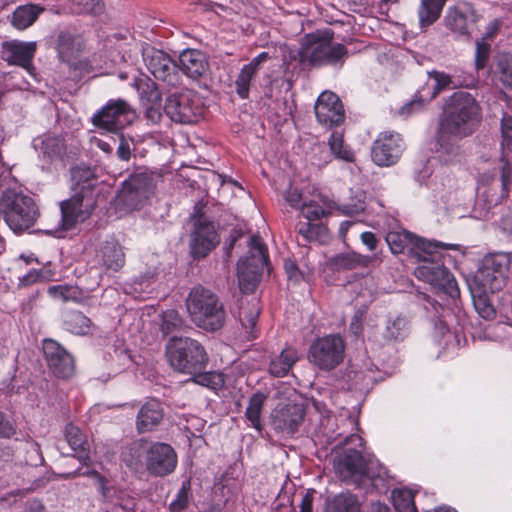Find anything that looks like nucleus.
I'll return each mask as SVG.
<instances>
[{"mask_svg":"<svg viewBox=\"0 0 512 512\" xmlns=\"http://www.w3.org/2000/svg\"><path fill=\"white\" fill-rule=\"evenodd\" d=\"M482 121V109L474 96L465 91L450 95L439 117L436 141L445 153H452L459 140L471 136Z\"/></svg>","mask_w":512,"mask_h":512,"instance_id":"obj_1","label":"nucleus"},{"mask_svg":"<svg viewBox=\"0 0 512 512\" xmlns=\"http://www.w3.org/2000/svg\"><path fill=\"white\" fill-rule=\"evenodd\" d=\"M332 39L333 32L331 30L307 34L302 39L298 52L299 62L313 67L342 68L348 57V50L345 45L335 43Z\"/></svg>","mask_w":512,"mask_h":512,"instance_id":"obj_2","label":"nucleus"},{"mask_svg":"<svg viewBox=\"0 0 512 512\" xmlns=\"http://www.w3.org/2000/svg\"><path fill=\"white\" fill-rule=\"evenodd\" d=\"M346 447L334 460L335 472L340 480L348 485L357 487L371 486L380 492L387 490L385 477L379 472H372V462L366 460L362 450Z\"/></svg>","mask_w":512,"mask_h":512,"instance_id":"obj_3","label":"nucleus"},{"mask_svg":"<svg viewBox=\"0 0 512 512\" xmlns=\"http://www.w3.org/2000/svg\"><path fill=\"white\" fill-rule=\"evenodd\" d=\"M186 307L192 322L205 331H218L226 323L224 304L217 294L201 285L190 290Z\"/></svg>","mask_w":512,"mask_h":512,"instance_id":"obj_4","label":"nucleus"},{"mask_svg":"<svg viewBox=\"0 0 512 512\" xmlns=\"http://www.w3.org/2000/svg\"><path fill=\"white\" fill-rule=\"evenodd\" d=\"M0 215L15 233L32 227L39 217L35 200L16 189H6L0 197Z\"/></svg>","mask_w":512,"mask_h":512,"instance_id":"obj_5","label":"nucleus"},{"mask_svg":"<svg viewBox=\"0 0 512 512\" xmlns=\"http://www.w3.org/2000/svg\"><path fill=\"white\" fill-rule=\"evenodd\" d=\"M166 356L175 371L190 375L204 371L209 360L201 343L182 336H173L169 339L166 345Z\"/></svg>","mask_w":512,"mask_h":512,"instance_id":"obj_6","label":"nucleus"},{"mask_svg":"<svg viewBox=\"0 0 512 512\" xmlns=\"http://www.w3.org/2000/svg\"><path fill=\"white\" fill-rule=\"evenodd\" d=\"M268 264V250L261 238L253 235L249 240L248 256L237 263L239 288L244 293H252L258 286L264 268Z\"/></svg>","mask_w":512,"mask_h":512,"instance_id":"obj_7","label":"nucleus"},{"mask_svg":"<svg viewBox=\"0 0 512 512\" xmlns=\"http://www.w3.org/2000/svg\"><path fill=\"white\" fill-rule=\"evenodd\" d=\"M346 342L338 334L317 337L309 346L307 358L309 363L321 371H331L338 367L345 358Z\"/></svg>","mask_w":512,"mask_h":512,"instance_id":"obj_8","label":"nucleus"},{"mask_svg":"<svg viewBox=\"0 0 512 512\" xmlns=\"http://www.w3.org/2000/svg\"><path fill=\"white\" fill-rule=\"evenodd\" d=\"M157 177L145 167L136 168L123 182L119 200L130 210L139 209L154 194Z\"/></svg>","mask_w":512,"mask_h":512,"instance_id":"obj_9","label":"nucleus"},{"mask_svg":"<svg viewBox=\"0 0 512 512\" xmlns=\"http://www.w3.org/2000/svg\"><path fill=\"white\" fill-rule=\"evenodd\" d=\"M164 112L176 123L194 124L202 118L204 107L200 96L186 89L172 93L166 98Z\"/></svg>","mask_w":512,"mask_h":512,"instance_id":"obj_10","label":"nucleus"},{"mask_svg":"<svg viewBox=\"0 0 512 512\" xmlns=\"http://www.w3.org/2000/svg\"><path fill=\"white\" fill-rule=\"evenodd\" d=\"M135 111L124 99H111L92 117V124L109 132H117L133 122Z\"/></svg>","mask_w":512,"mask_h":512,"instance_id":"obj_11","label":"nucleus"},{"mask_svg":"<svg viewBox=\"0 0 512 512\" xmlns=\"http://www.w3.org/2000/svg\"><path fill=\"white\" fill-rule=\"evenodd\" d=\"M386 242L393 254L415 253L419 259L427 261L426 255H432L438 248H447L448 245L439 242H430L419 238L407 230L390 231L386 235Z\"/></svg>","mask_w":512,"mask_h":512,"instance_id":"obj_12","label":"nucleus"},{"mask_svg":"<svg viewBox=\"0 0 512 512\" xmlns=\"http://www.w3.org/2000/svg\"><path fill=\"white\" fill-rule=\"evenodd\" d=\"M94 202V198H84L82 195L73 193L69 199L60 203L61 224L59 228L46 232L60 237V232L72 229L78 221H84L90 216Z\"/></svg>","mask_w":512,"mask_h":512,"instance_id":"obj_13","label":"nucleus"},{"mask_svg":"<svg viewBox=\"0 0 512 512\" xmlns=\"http://www.w3.org/2000/svg\"><path fill=\"white\" fill-rule=\"evenodd\" d=\"M42 350L47 366L55 377L69 379L74 375L75 359L59 342L50 338L44 339Z\"/></svg>","mask_w":512,"mask_h":512,"instance_id":"obj_14","label":"nucleus"},{"mask_svg":"<svg viewBox=\"0 0 512 512\" xmlns=\"http://www.w3.org/2000/svg\"><path fill=\"white\" fill-rule=\"evenodd\" d=\"M143 61L149 72L158 80L174 85L178 80V65L162 50L153 46L142 47Z\"/></svg>","mask_w":512,"mask_h":512,"instance_id":"obj_15","label":"nucleus"},{"mask_svg":"<svg viewBox=\"0 0 512 512\" xmlns=\"http://www.w3.org/2000/svg\"><path fill=\"white\" fill-rule=\"evenodd\" d=\"M405 149V143L399 133L383 132L373 142L371 157L381 167L396 164Z\"/></svg>","mask_w":512,"mask_h":512,"instance_id":"obj_16","label":"nucleus"},{"mask_svg":"<svg viewBox=\"0 0 512 512\" xmlns=\"http://www.w3.org/2000/svg\"><path fill=\"white\" fill-rule=\"evenodd\" d=\"M428 264L417 269V274L426 282L438 287L451 298H457L460 295L458 284L453 274L444 265L434 263V253L426 255Z\"/></svg>","mask_w":512,"mask_h":512,"instance_id":"obj_17","label":"nucleus"},{"mask_svg":"<svg viewBox=\"0 0 512 512\" xmlns=\"http://www.w3.org/2000/svg\"><path fill=\"white\" fill-rule=\"evenodd\" d=\"M145 469L153 476L164 477L177 466V454L171 445L155 442L149 444Z\"/></svg>","mask_w":512,"mask_h":512,"instance_id":"obj_18","label":"nucleus"},{"mask_svg":"<svg viewBox=\"0 0 512 512\" xmlns=\"http://www.w3.org/2000/svg\"><path fill=\"white\" fill-rule=\"evenodd\" d=\"M304 416L303 404L279 403L271 413V425L278 433L292 435L298 431Z\"/></svg>","mask_w":512,"mask_h":512,"instance_id":"obj_19","label":"nucleus"},{"mask_svg":"<svg viewBox=\"0 0 512 512\" xmlns=\"http://www.w3.org/2000/svg\"><path fill=\"white\" fill-rule=\"evenodd\" d=\"M411 321L403 314L388 315L384 322V327L379 335L372 333L368 336V340L383 347L388 344H395L404 341L410 334Z\"/></svg>","mask_w":512,"mask_h":512,"instance_id":"obj_20","label":"nucleus"},{"mask_svg":"<svg viewBox=\"0 0 512 512\" xmlns=\"http://www.w3.org/2000/svg\"><path fill=\"white\" fill-rule=\"evenodd\" d=\"M314 110L318 122L328 128L340 126L345 120V110L340 98L330 91L319 95Z\"/></svg>","mask_w":512,"mask_h":512,"instance_id":"obj_21","label":"nucleus"},{"mask_svg":"<svg viewBox=\"0 0 512 512\" xmlns=\"http://www.w3.org/2000/svg\"><path fill=\"white\" fill-rule=\"evenodd\" d=\"M220 242L212 222L200 217L195 222V228L191 233L190 251L195 259L206 257Z\"/></svg>","mask_w":512,"mask_h":512,"instance_id":"obj_22","label":"nucleus"},{"mask_svg":"<svg viewBox=\"0 0 512 512\" xmlns=\"http://www.w3.org/2000/svg\"><path fill=\"white\" fill-rule=\"evenodd\" d=\"M35 51V42L6 41L2 45L1 57L8 64L21 66L30 71L33 68L32 59Z\"/></svg>","mask_w":512,"mask_h":512,"instance_id":"obj_23","label":"nucleus"},{"mask_svg":"<svg viewBox=\"0 0 512 512\" xmlns=\"http://www.w3.org/2000/svg\"><path fill=\"white\" fill-rule=\"evenodd\" d=\"M423 298L426 301L424 309L434 327L433 337L439 345L446 346L454 338L446 323L445 312L447 311L440 303L431 299L429 296L424 295Z\"/></svg>","mask_w":512,"mask_h":512,"instance_id":"obj_24","label":"nucleus"},{"mask_svg":"<svg viewBox=\"0 0 512 512\" xmlns=\"http://www.w3.org/2000/svg\"><path fill=\"white\" fill-rule=\"evenodd\" d=\"M164 416L161 403L156 399H150L139 409L136 417V429L138 433L152 431L158 426Z\"/></svg>","mask_w":512,"mask_h":512,"instance_id":"obj_25","label":"nucleus"},{"mask_svg":"<svg viewBox=\"0 0 512 512\" xmlns=\"http://www.w3.org/2000/svg\"><path fill=\"white\" fill-rule=\"evenodd\" d=\"M149 443L144 440L133 441L123 447L122 462L133 472H141L146 467Z\"/></svg>","mask_w":512,"mask_h":512,"instance_id":"obj_26","label":"nucleus"},{"mask_svg":"<svg viewBox=\"0 0 512 512\" xmlns=\"http://www.w3.org/2000/svg\"><path fill=\"white\" fill-rule=\"evenodd\" d=\"M338 419L333 415L323 417L320 421V433L326 437L327 442H337L336 446H348L353 444L356 446H363V439L356 434H349L344 436L342 432L337 431Z\"/></svg>","mask_w":512,"mask_h":512,"instance_id":"obj_27","label":"nucleus"},{"mask_svg":"<svg viewBox=\"0 0 512 512\" xmlns=\"http://www.w3.org/2000/svg\"><path fill=\"white\" fill-rule=\"evenodd\" d=\"M97 183L94 171L90 167L76 166L71 169V189L74 194L94 198L93 192Z\"/></svg>","mask_w":512,"mask_h":512,"instance_id":"obj_28","label":"nucleus"},{"mask_svg":"<svg viewBox=\"0 0 512 512\" xmlns=\"http://www.w3.org/2000/svg\"><path fill=\"white\" fill-rule=\"evenodd\" d=\"M182 71L192 79L202 77L208 70L205 55L196 49L184 50L179 56Z\"/></svg>","mask_w":512,"mask_h":512,"instance_id":"obj_29","label":"nucleus"},{"mask_svg":"<svg viewBox=\"0 0 512 512\" xmlns=\"http://www.w3.org/2000/svg\"><path fill=\"white\" fill-rule=\"evenodd\" d=\"M82 42L67 30L60 31L56 39V50L61 61L72 64L82 51Z\"/></svg>","mask_w":512,"mask_h":512,"instance_id":"obj_30","label":"nucleus"},{"mask_svg":"<svg viewBox=\"0 0 512 512\" xmlns=\"http://www.w3.org/2000/svg\"><path fill=\"white\" fill-rule=\"evenodd\" d=\"M101 260L107 270L118 271L125 264V253L115 239L104 242L100 250Z\"/></svg>","mask_w":512,"mask_h":512,"instance_id":"obj_31","label":"nucleus"},{"mask_svg":"<svg viewBox=\"0 0 512 512\" xmlns=\"http://www.w3.org/2000/svg\"><path fill=\"white\" fill-rule=\"evenodd\" d=\"M474 19L469 20L465 11L459 7L448 8L444 17L445 26L460 36L469 38L470 26L473 24Z\"/></svg>","mask_w":512,"mask_h":512,"instance_id":"obj_32","label":"nucleus"},{"mask_svg":"<svg viewBox=\"0 0 512 512\" xmlns=\"http://www.w3.org/2000/svg\"><path fill=\"white\" fill-rule=\"evenodd\" d=\"M45 10L37 4H26L17 7L11 15V24L18 30L30 27Z\"/></svg>","mask_w":512,"mask_h":512,"instance_id":"obj_33","label":"nucleus"},{"mask_svg":"<svg viewBox=\"0 0 512 512\" xmlns=\"http://www.w3.org/2000/svg\"><path fill=\"white\" fill-rule=\"evenodd\" d=\"M298 352L292 347L285 348L269 363V372L274 377H284L298 361Z\"/></svg>","mask_w":512,"mask_h":512,"instance_id":"obj_34","label":"nucleus"},{"mask_svg":"<svg viewBox=\"0 0 512 512\" xmlns=\"http://www.w3.org/2000/svg\"><path fill=\"white\" fill-rule=\"evenodd\" d=\"M507 276L497 274L488 268H480L474 276V283L482 293H495L503 287Z\"/></svg>","mask_w":512,"mask_h":512,"instance_id":"obj_35","label":"nucleus"},{"mask_svg":"<svg viewBox=\"0 0 512 512\" xmlns=\"http://www.w3.org/2000/svg\"><path fill=\"white\" fill-rule=\"evenodd\" d=\"M324 512H360V502L354 494L342 492L327 499Z\"/></svg>","mask_w":512,"mask_h":512,"instance_id":"obj_36","label":"nucleus"},{"mask_svg":"<svg viewBox=\"0 0 512 512\" xmlns=\"http://www.w3.org/2000/svg\"><path fill=\"white\" fill-rule=\"evenodd\" d=\"M371 261L372 257L352 251L335 255L331 259V264L336 270H352L367 267Z\"/></svg>","mask_w":512,"mask_h":512,"instance_id":"obj_37","label":"nucleus"},{"mask_svg":"<svg viewBox=\"0 0 512 512\" xmlns=\"http://www.w3.org/2000/svg\"><path fill=\"white\" fill-rule=\"evenodd\" d=\"M63 325L67 331L73 334L86 335L91 331L93 323L82 312L72 310L64 314Z\"/></svg>","mask_w":512,"mask_h":512,"instance_id":"obj_38","label":"nucleus"},{"mask_svg":"<svg viewBox=\"0 0 512 512\" xmlns=\"http://www.w3.org/2000/svg\"><path fill=\"white\" fill-rule=\"evenodd\" d=\"M447 0H422L418 9L419 24L426 28L435 23Z\"/></svg>","mask_w":512,"mask_h":512,"instance_id":"obj_39","label":"nucleus"},{"mask_svg":"<svg viewBox=\"0 0 512 512\" xmlns=\"http://www.w3.org/2000/svg\"><path fill=\"white\" fill-rule=\"evenodd\" d=\"M494 74L506 88L512 87V54L498 53L494 59Z\"/></svg>","mask_w":512,"mask_h":512,"instance_id":"obj_40","label":"nucleus"},{"mask_svg":"<svg viewBox=\"0 0 512 512\" xmlns=\"http://www.w3.org/2000/svg\"><path fill=\"white\" fill-rule=\"evenodd\" d=\"M134 86L136 87L140 100L143 105L145 104H159L161 102V92L156 83L148 77L139 78L135 80Z\"/></svg>","mask_w":512,"mask_h":512,"instance_id":"obj_41","label":"nucleus"},{"mask_svg":"<svg viewBox=\"0 0 512 512\" xmlns=\"http://www.w3.org/2000/svg\"><path fill=\"white\" fill-rule=\"evenodd\" d=\"M267 396L262 392L254 393L248 402L245 411L247 420L251 423L252 427L258 431L262 430L261 411L263 409Z\"/></svg>","mask_w":512,"mask_h":512,"instance_id":"obj_42","label":"nucleus"},{"mask_svg":"<svg viewBox=\"0 0 512 512\" xmlns=\"http://www.w3.org/2000/svg\"><path fill=\"white\" fill-rule=\"evenodd\" d=\"M328 145L331 155L336 159L345 162H354V152L345 144L341 133L333 132L328 139Z\"/></svg>","mask_w":512,"mask_h":512,"instance_id":"obj_43","label":"nucleus"},{"mask_svg":"<svg viewBox=\"0 0 512 512\" xmlns=\"http://www.w3.org/2000/svg\"><path fill=\"white\" fill-rule=\"evenodd\" d=\"M48 294L62 302L79 303L83 299V292L77 286L72 285H54L48 288Z\"/></svg>","mask_w":512,"mask_h":512,"instance_id":"obj_44","label":"nucleus"},{"mask_svg":"<svg viewBox=\"0 0 512 512\" xmlns=\"http://www.w3.org/2000/svg\"><path fill=\"white\" fill-rule=\"evenodd\" d=\"M40 150L44 155L50 158L60 157L65 151L64 140L57 135H44L40 139Z\"/></svg>","mask_w":512,"mask_h":512,"instance_id":"obj_45","label":"nucleus"},{"mask_svg":"<svg viewBox=\"0 0 512 512\" xmlns=\"http://www.w3.org/2000/svg\"><path fill=\"white\" fill-rule=\"evenodd\" d=\"M487 295L488 293H482L481 290H472L473 304L477 313L485 320H492L496 311Z\"/></svg>","mask_w":512,"mask_h":512,"instance_id":"obj_46","label":"nucleus"},{"mask_svg":"<svg viewBox=\"0 0 512 512\" xmlns=\"http://www.w3.org/2000/svg\"><path fill=\"white\" fill-rule=\"evenodd\" d=\"M65 438L67 443L74 451H80L85 453L87 451V439L82 431L73 424H68L65 427Z\"/></svg>","mask_w":512,"mask_h":512,"instance_id":"obj_47","label":"nucleus"},{"mask_svg":"<svg viewBox=\"0 0 512 512\" xmlns=\"http://www.w3.org/2000/svg\"><path fill=\"white\" fill-rule=\"evenodd\" d=\"M184 326V321L176 310L164 311L161 315V331L164 335H169L180 331Z\"/></svg>","mask_w":512,"mask_h":512,"instance_id":"obj_48","label":"nucleus"},{"mask_svg":"<svg viewBox=\"0 0 512 512\" xmlns=\"http://www.w3.org/2000/svg\"><path fill=\"white\" fill-rule=\"evenodd\" d=\"M510 267V259L507 254L499 253L486 257L481 268H488L497 274L507 276Z\"/></svg>","mask_w":512,"mask_h":512,"instance_id":"obj_49","label":"nucleus"},{"mask_svg":"<svg viewBox=\"0 0 512 512\" xmlns=\"http://www.w3.org/2000/svg\"><path fill=\"white\" fill-rule=\"evenodd\" d=\"M297 231L306 241L318 240L320 238L326 237L328 234V229L326 226L323 224H313L311 221L300 222L297 225Z\"/></svg>","mask_w":512,"mask_h":512,"instance_id":"obj_50","label":"nucleus"},{"mask_svg":"<svg viewBox=\"0 0 512 512\" xmlns=\"http://www.w3.org/2000/svg\"><path fill=\"white\" fill-rule=\"evenodd\" d=\"M393 504L397 512H417L414 495L410 490L394 491Z\"/></svg>","mask_w":512,"mask_h":512,"instance_id":"obj_51","label":"nucleus"},{"mask_svg":"<svg viewBox=\"0 0 512 512\" xmlns=\"http://www.w3.org/2000/svg\"><path fill=\"white\" fill-rule=\"evenodd\" d=\"M428 75L435 82L429 100L434 99L444 89L456 87L452 77L445 72L432 70L428 72Z\"/></svg>","mask_w":512,"mask_h":512,"instance_id":"obj_52","label":"nucleus"},{"mask_svg":"<svg viewBox=\"0 0 512 512\" xmlns=\"http://www.w3.org/2000/svg\"><path fill=\"white\" fill-rule=\"evenodd\" d=\"M69 8L74 14H97L101 11L100 0H68Z\"/></svg>","mask_w":512,"mask_h":512,"instance_id":"obj_53","label":"nucleus"},{"mask_svg":"<svg viewBox=\"0 0 512 512\" xmlns=\"http://www.w3.org/2000/svg\"><path fill=\"white\" fill-rule=\"evenodd\" d=\"M190 490V480H184L176 495V498L169 505L171 512H181L188 507Z\"/></svg>","mask_w":512,"mask_h":512,"instance_id":"obj_54","label":"nucleus"},{"mask_svg":"<svg viewBox=\"0 0 512 512\" xmlns=\"http://www.w3.org/2000/svg\"><path fill=\"white\" fill-rule=\"evenodd\" d=\"M255 74L256 73L252 71L251 68H248L245 65L242 67L235 81L236 92L241 98L245 99L248 97L250 83Z\"/></svg>","mask_w":512,"mask_h":512,"instance_id":"obj_55","label":"nucleus"},{"mask_svg":"<svg viewBox=\"0 0 512 512\" xmlns=\"http://www.w3.org/2000/svg\"><path fill=\"white\" fill-rule=\"evenodd\" d=\"M260 309L256 304L252 305V308L249 310L241 309L240 311V321L242 325L248 330V333L252 338H255L253 330L256 327L257 320L259 317Z\"/></svg>","mask_w":512,"mask_h":512,"instance_id":"obj_56","label":"nucleus"},{"mask_svg":"<svg viewBox=\"0 0 512 512\" xmlns=\"http://www.w3.org/2000/svg\"><path fill=\"white\" fill-rule=\"evenodd\" d=\"M501 148L503 153L512 149V116L504 114L501 119Z\"/></svg>","mask_w":512,"mask_h":512,"instance_id":"obj_57","label":"nucleus"},{"mask_svg":"<svg viewBox=\"0 0 512 512\" xmlns=\"http://www.w3.org/2000/svg\"><path fill=\"white\" fill-rule=\"evenodd\" d=\"M511 181L510 173L506 172V168L504 167L501 174V194L496 196L492 195L489 199H487L489 208L499 205L502 200L508 196Z\"/></svg>","mask_w":512,"mask_h":512,"instance_id":"obj_58","label":"nucleus"},{"mask_svg":"<svg viewBox=\"0 0 512 512\" xmlns=\"http://www.w3.org/2000/svg\"><path fill=\"white\" fill-rule=\"evenodd\" d=\"M301 213L309 221H316L330 214L322 206L312 202L302 204Z\"/></svg>","mask_w":512,"mask_h":512,"instance_id":"obj_59","label":"nucleus"},{"mask_svg":"<svg viewBox=\"0 0 512 512\" xmlns=\"http://www.w3.org/2000/svg\"><path fill=\"white\" fill-rule=\"evenodd\" d=\"M489 53L490 44L484 42V40L476 42L475 67L477 70H481L486 67Z\"/></svg>","mask_w":512,"mask_h":512,"instance_id":"obj_60","label":"nucleus"},{"mask_svg":"<svg viewBox=\"0 0 512 512\" xmlns=\"http://www.w3.org/2000/svg\"><path fill=\"white\" fill-rule=\"evenodd\" d=\"M132 140H127L123 135H120L119 145L116 150L117 157L122 161H129L132 155Z\"/></svg>","mask_w":512,"mask_h":512,"instance_id":"obj_61","label":"nucleus"},{"mask_svg":"<svg viewBox=\"0 0 512 512\" xmlns=\"http://www.w3.org/2000/svg\"><path fill=\"white\" fill-rule=\"evenodd\" d=\"M366 208L365 202L362 200L352 201L339 206V210L347 216L358 215Z\"/></svg>","mask_w":512,"mask_h":512,"instance_id":"obj_62","label":"nucleus"},{"mask_svg":"<svg viewBox=\"0 0 512 512\" xmlns=\"http://www.w3.org/2000/svg\"><path fill=\"white\" fill-rule=\"evenodd\" d=\"M145 118L151 124H158L162 119L161 102L159 104H145Z\"/></svg>","mask_w":512,"mask_h":512,"instance_id":"obj_63","label":"nucleus"},{"mask_svg":"<svg viewBox=\"0 0 512 512\" xmlns=\"http://www.w3.org/2000/svg\"><path fill=\"white\" fill-rule=\"evenodd\" d=\"M196 375H198L197 382L208 387L216 388L222 383L221 376L212 372L204 374H201L200 372L197 373Z\"/></svg>","mask_w":512,"mask_h":512,"instance_id":"obj_64","label":"nucleus"}]
</instances>
